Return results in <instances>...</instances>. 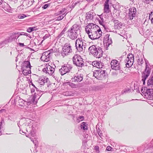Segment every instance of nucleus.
Listing matches in <instances>:
<instances>
[{"mask_svg": "<svg viewBox=\"0 0 153 153\" xmlns=\"http://www.w3.org/2000/svg\"><path fill=\"white\" fill-rule=\"evenodd\" d=\"M112 148L110 146H108L106 148V150L108 151H111Z\"/></svg>", "mask_w": 153, "mask_h": 153, "instance_id": "nucleus-43", "label": "nucleus"}, {"mask_svg": "<svg viewBox=\"0 0 153 153\" xmlns=\"http://www.w3.org/2000/svg\"><path fill=\"white\" fill-rule=\"evenodd\" d=\"M111 21L114 23V27L115 29H120L122 26V23L117 20H115L113 18L111 20Z\"/></svg>", "mask_w": 153, "mask_h": 153, "instance_id": "nucleus-13", "label": "nucleus"}, {"mask_svg": "<svg viewBox=\"0 0 153 153\" xmlns=\"http://www.w3.org/2000/svg\"><path fill=\"white\" fill-rule=\"evenodd\" d=\"M100 152L99 147L96 146V153H99Z\"/></svg>", "mask_w": 153, "mask_h": 153, "instance_id": "nucleus-45", "label": "nucleus"}, {"mask_svg": "<svg viewBox=\"0 0 153 153\" xmlns=\"http://www.w3.org/2000/svg\"><path fill=\"white\" fill-rule=\"evenodd\" d=\"M150 15L149 16V18L150 19L151 17H152V15L153 16V11L151 12V14H150Z\"/></svg>", "mask_w": 153, "mask_h": 153, "instance_id": "nucleus-48", "label": "nucleus"}, {"mask_svg": "<svg viewBox=\"0 0 153 153\" xmlns=\"http://www.w3.org/2000/svg\"><path fill=\"white\" fill-rule=\"evenodd\" d=\"M66 15H65L64 16L63 15H61L57 17L56 20L57 21H60Z\"/></svg>", "mask_w": 153, "mask_h": 153, "instance_id": "nucleus-33", "label": "nucleus"}, {"mask_svg": "<svg viewBox=\"0 0 153 153\" xmlns=\"http://www.w3.org/2000/svg\"><path fill=\"white\" fill-rule=\"evenodd\" d=\"M70 68L69 66L68 67L67 66H64L62 67V68L59 70V72L60 74L62 75H63L68 72L70 71Z\"/></svg>", "mask_w": 153, "mask_h": 153, "instance_id": "nucleus-12", "label": "nucleus"}, {"mask_svg": "<svg viewBox=\"0 0 153 153\" xmlns=\"http://www.w3.org/2000/svg\"><path fill=\"white\" fill-rule=\"evenodd\" d=\"M130 91V89L127 88L124 89L123 90V93H129Z\"/></svg>", "mask_w": 153, "mask_h": 153, "instance_id": "nucleus-36", "label": "nucleus"}, {"mask_svg": "<svg viewBox=\"0 0 153 153\" xmlns=\"http://www.w3.org/2000/svg\"><path fill=\"white\" fill-rule=\"evenodd\" d=\"M50 5L49 4H44L42 7V8L46 9Z\"/></svg>", "mask_w": 153, "mask_h": 153, "instance_id": "nucleus-38", "label": "nucleus"}, {"mask_svg": "<svg viewBox=\"0 0 153 153\" xmlns=\"http://www.w3.org/2000/svg\"><path fill=\"white\" fill-rule=\"evenodd\" d=\"M31 67L29 62L26 61L24 62L22 68V72L24 75L26 76L30 73Z\"/></svg>", "mask_w": 153, "mask_h": 153, "instance_id": "nucleus-2", "label": "nucleus"}, {"mask_svg": "<svg viewBox=\"0 0 153 153\" xmlns=\"http://www.w3.org/2000/svg\"><path fill=\"white\" fill-rule=\"evenodd\" d=\"M55 16H58V15H59V14L58 12H56V13H55Z\"/></svg>", "mask_w": 153, "mask_h": 153, "instance_id": "nucleus-50", "label": "nucleus"}, {"mask_svg": "<svg viewBox=\"0 0 153 153\" xmlns=\"http://www.w3.org/2000/svg\"><path fill=\"white\" fill-rule=\"evenodd\" d=\"M91 34H90L88 35L90 39H96V37L95 35V34H92L91 33Z\"/></svg>", "mask_w": 153, "mask_h": 153, "instance_id": "nucleus-32", "label": "nucleus"}, {"mask_svg": "<svg viewBox=\"0 0 153 153\" xmlns=\"http://www.w3.org/2000/svg\"><path fill=\"white\" fill-rule=\"evenodd\" d=\"M37 29H38L37 26L33 27H30L27 29V31L28 32L30 33L33 31L36 30Z\"/></svg>", "mask_w": 153, "mask_h": 153, "instance_id": "nucleus-24", "label": "nucleus"}, {"mask_svg": "<svg viewBox=\"0 0 153 153\" xmlns=\"http://www.w3.org/2000/svg\"><path fill=\"white\" fill-rule=\"evenodd\" d=\"M98 129L97 130V131H98V135L101 138H102L101 137L102 136V133L101 132V131L100 130V129L98 128Z\"/></svg>", "mask_w": 153, "mask_h": 153, "instance_id": "nucleus-35", "label": "nucleus"}, {"mask_svg": "<svg viewBox=\"0 0 153 153\" xmlns=\"http://www.w3.org/2000/svg\"><path fill=\"white\" fill-rule=\"evenodd\" d=\"M93 76H94V74Z\"/></svg>", "mask_w": 153, "mask_h": 153, "instance_id": "nucleus-61", "label": "nucleus"}, {"mask_svg": "<svg viewBox=\"0 0 153 153\" xmlns=\"http://www.w3.org/2000/svg\"><path fill=\"white\" fill-rule=\"evenodd\" d=\"M66 85H68L72 88H76V85L72 82H67L65 83Z\"/></svg>", "mask_w": 153, "mask_h": 153, "instance_id": "nucleus-21", "label": "nucleus"}, {"mask_svg": "<svg viewBox=\"0 0 153 153\" xmlns=\"http://www.w3.org/2000/svg\"><path fill=\"white\" fill-rule=\"evenodd\" d=\"M65 10L66 9L65 8H64L62 9L61 10H60L62 14V15L63 16V15H64L66 13V12H65Z\"/></svg>", "mask_w": 153, "mask_h": 153, "instance_id": "nucleus-40", "label": "nucleus"}, {"mask_svg": "<svg viewBox=\"0 0 153 153\" xmlns=\"http://www.w3.org/2000/svg\"><path fill=\"white\" fill-rule=\"evenodd\" d=\"M19 45L20 47H23L24 46V43H19Z\"/></svg>", "mask_w": 153, "mask_h": 153, "instance_id": "nucleus-47", "label": "nucleus"}, {"mask_svg": "<svg viewBox=\"0 0 153 153\" xmlns=\"http://www.w3.org/2000/svg\"><path fill=\"white\" fill-rule=\"evenodd\" d=\"M103 16H106V15H104Z\"/></svg>", "mask_w": 153, "mask_h": 153, "instance_id": "nucleus-60", "label": "nucleus"}, {"mask_svg": "<svg viewBox=\"0 0 153 153\" xmlns=\"http://www.w3.org/2000/svg\"><path fill=\"white\" fill-rule=\"evenodd\" d=\"M96 26H97V27H99V26H98L97 25H96Z\"/></svg>", "mask_w": 153, "mask_h": 153, "instance_id": "nucleus-56", "label": "nucleus"}, {"mask_svg": "<svg viewBox=\"0 0 153 153\" xmlns=\"http://www.w3.org/2000/svg\"><path fill=\"white\" fill-rule=\"evenodd\" d=\"M84 120V117L83 116H80L78 117L77 119V122L79 123L80 121H82Z\"/></svg>", "mask_w": 153, "mask_h": 153, "instance_id": "nucleus-30", "label": "nucleus"}, {"mask_svg": "<svg viewBox=\"0 0 153 153\" xmlns=\"http://www.w3.org/2000/svg\"><path fill=\"white\" fill-rule=\"evenodd\" d=\"M91 27V26L90 25H88L85 27V31L88 34V35L90 33V30L91 29L90 27Z\"/></svg>", "mask_w": 153, "mask_h": 153, "instance_id": "nucleus-25", "label": "nucleus"}, {"mask_svg": "<svg viewBox=\"0 0 153 153\" xmlns=\"http://www.w3.org/2000/svg\"><path fill=\"white\" fill-rule=\"evenodd\" d=\"M147 85L152 87L153 86V75L148 80Z\"/></svg>", "mask_w": 153, "mask_h": 153, "instance_id": "nucleus-19", "label": "nucleus"}, {"mask_svg": "<svg viewBox=\"0 0 153 153\" xmlns=\"http://www.w3.org/2000/svg\"><path fill=\"white\" fill-rule=\"evenodd\" d=\"M130 0V1H132V2H133V1H134L135 0Z\"/></svg>", "mask_w": 153, "mask_h": 153, "instance_id": "nucleus-54", "label": "nucleus"}, {"mask_svg": "<svg viewBox=\"0 0 153 153\" xmlns=\"http://www.w3.org/2000/svg\"><path fill=\"white\" fill-rule=\"evenodd\" d=\"M112 43V41L111 39L110 38V39L107 40L106 42L104 41V44H105V46L107 47H108L109 45H110Z\"/></svg>", "mask_w": 153, "mask_h": 153, "instance_id": "nucleus-23", "label": "nucleus"}, {"mask_svg": "<svg viewBox=\"0 0 153 153\" xmlns=\"http://www.w3.org/2000/svg\"><path fill=\"white\" fill-rule=\"evenodd\" d=\"M96 26H97V27H99V26H98L97 25H96Z\"/></svg>", "mask_w": 153, "mask_h": 153, "instance_id": "nucleus-58", "label": "nucleus"}, {"mask_svg": "<svg viewBox=\"0 0 153 153\" xmlns=\"http://www.w3.org/2000/svg\"><path fill=\"white\" fill-rule=\"evenodd\" d=\"M68 35L72 39H74L75 37H76V34L75 33L72 32H70L68 33Z\"/></svg>", "mask_w": 153, "mask_h": 153, "instance_id": "nucleus-27", "label": "nucleus"}, {"mask_svg": "<svg viewBox=\"0 0 153 153\" xmlns=\"http://www.w3.org/2000/svg\"><path fill=\"white\" fill-rule=\"evenodd\" d=\"M83 79V76L82 74H76L74 77L71 79L73 82H79Z\"/></svg>", "mask_w": 153, "mask_h": 153, "instance_id": "nucleus-11", "label": "nucleus"}, {"mask_svg": "<svg viewBox=\"0 0 153 153\" xmlns=\"http://www.w3.org/2000/svg\"><path fill=\"white\" fill-rule=\"evenodd\" d=\"M105 76L103 70L99 69L96 70V79L98 80H102Z\"/></svg>", "mask_w": 153, "mask_h": 153, "instance_id": "nucleus-6", "label": "nucleus"}, {"mask_svg": "<svg viewBox=\"0 0 153 153\" xmlns=\"http://www.w3.org/2000/svg\"><path fill=\"white\" fill-rule=\"evenodd\" d=\"M47 79L48 80V79H48V78H47Z\"/></svg>", "mask_w": 153, "mask_h": 153, "instance_id": "nucleus-62", "label": "nucleus"}, {"mask_svg": "<svg viewBox=\"0 0 153 153\" xmlns=\"http://www.w3.org/2000/svg\"><path fill=\"white\" fill-rule=\"evenodd\" d=\"M44 72L48 73L50 75H52L54 71V68L52 67L49 64H46L45 68L42 70Z\"/></svg>", "mask_w": 153, "mask_h": 153, "instance_id": "nucleus-8", "label": "nucleus"}, {"mask_svg": "<svg viewBox=\"0 0 153 153\" xmlns=\"http://www.w3.org/2000/svg\"><path fill=\"white\" fill-rule=\"evenodd\" d=\"M100 34L99 33L96 34V39L99 38L101 36L102 34H101L100 35Z\"/></svg>", "mask_w": 153, "mask_h": 153, "instance_id": "nucleus-42", "label": "nucleus"}, {"mask_svg": "<svg viewBox=\"0 0 153 153\" xmlns=\"http://www.w3.org/2000/svg\"><path fill=\"white\" fill-rule=\"evenodd\" d=\"M109 36L110 35L109 34H107L106 35L104 38V41L106 42L107 40H108L110 39V38H109Z\"/></svg>", "mask_w": 153, "mask_h": 153, "instance_id": "nucleus-34", "label": "nucleus"}, {"mask_svg": "<svg viewBox=\"0 0 153 153\" xmlns=\"http://www.w3.org/2000/svg\"><path fill=\"white\" fill-rule=\"evenodd\" d=\"M143 89L141 90V92L145 94V96H147L148 99L149 100H153V89L149 88L146 90V92L143 93L142 91Z\"/></svg>", "mask_w": 153, "mask_h": 153, "instance_id": "nucleus-7", "label": "nucleus"}, {"mask_svg": "<svg viewBox=\"0 0 153 153\" xmlns=\"http://www.w3.org/2000/svg\"><path fill=\"white\" fill-rule=\"evenodd\" d=\"M126 59L134 61V56L131 53H129L128 55L127 58Z\"/></svg>", "mask_w": 153, "mask_h": 153, "instance_id": "nucleus-26", "label": "nucleus"}, {"mask_svg": "<svg viewBox=\"0 0 153 153\" xmlns=\"http://www.w3.org/2000/svg\"><path fill=\"white\" fill-rule=\"evenodd\" d=\"M125 62L126 63V66L127 68H129L131 66L133 63L134 61L126 59L125 60Z\"/></svg>", "mask_w": 153, "mask_h": 153, "instance_id": "nucleus-18", "label": "nucleus"}, {"mask_svg": "<svg viewBox=\"0 0 153 153\" xmlns=\"http://www.w3.org/2000/svg\"><path fill=\"white\" fill-rule=\"evenodd\" d=\"M136 58H137V62L138 64L139 65H142L143 62L142 58L141 57H139L138 56Z\"/></svg>", "mask_w": 153, "mask_h": 153, "instance_id": "nucleus-22", "label": "nucleus"}, {"mask_svg": "<svg viewBox=\"0 0 153 153\" xmlns=\"http://www.w3.org/2000/svg\"><path fill=\"white\" fill-rule=\"evenodd\" d=\"M31 83H32V85H33V87H35L36 88L35 86L34 85V84L33 83H32V82H31Z\"/></svg>", "mask_w": 153, "mask_h": 153, "instance_id": "nucleus-53", "label": "nucleus"}, {"mask_svg": "<svg viewBox=\"0 0 153 153\" xmlns=\"http://www.w3.org/2000/svg\"><path fill=\"white\" fill-rule=\"evenodd\" d=\"M96 26H97V27H99V26H98L97 25H96Z\"/></svg>", "mask_w": 153, "mask_h": 153, "instance_id": "nucleus-57", "label": "nucleus"}, {"mask_svg": "<svg viewBox=\"0 0 153 153\" xmlns=\"http://www.w3.org/2000/svg\"><path fill=\"white\" fill-rule=\"evenodd\" d=\"M136 12L137 10L135 7H133L129 9L128 16L129 19H133V18L135 16Z\"/></svg>", "mask_w": 153, "mask_h": 153, "instance_id": "nucleus-9", "label": "nucleus"}, {"mask_svg": "<svg viewBox=\"0 0 153 153\" xmlns=\"http://www.w3.org/2000/svg\"><path fill=\"white\" fill-rule=\"evenodd\" d=\"M59 14V15H61V14H62V13L61 11H60L59 12H58Z\"/></svg>", "mask_w": 153, "mask_h": 153, "instance_id": "nucleus-51", "label": "nucleus"}, {"mask_svg": "<svg viewBox=\"0 0 153 153\" xmlns=\"http://www.w3.org/2000/svg\"><path fill=\"white\" fill-rule=\"evenodd\" d=\"M96 20H98L100 24L101 25H102V24L103 23V20H100L99 18H96Z\"/></svg>", "mask_w": 153, "mask_h": 153, "instance_id": "nucleus-41", "label": "nucleus"}, {"mask_svg": "<svg viewBox=\"0 0 153 153\" xmlns=\"http://www.w3.org/2000/svg\"><path fill=\"white\" fill-rule=\"evenodd\" d=\"M150 0H143V2L146 4H149L150 2Z\"/></svg>", "mask_w": 153, "mask_h": 153, "instance_id": "nucleus-44", "label": "nucleus"}, {"mask_svg": "<svg viewBox=\"0 0 153 153\" xmlns=\"http://www.w3.org/2000/svg\"><path fill=\"white\" fill-rule=\"evenodd\" d=\"M111 68L113 70H120V67L119 62L116 60H113L111 63Z\"/></svg>", "mask_w": 153, "mask_h": 153, "instance_id": "nucleus-5", "label": "nucleus"}, {"mask_svg": "<svg viewBox=\"0 0 153 153\" xmlns=\"http://www.w3.org/2000/svg\"><path fill=\"white\" fill-rule=\"evenodd\" d=\"M98 125H98V124L97 125H96V128H97V126ZM96 129H97V128H96Z\"/></svg>", "mask_w": 153, "mask_h": 153, "instance_id": "nucleus-55", "label": "nucleus"}, {"mask_svg": "<svg viewBox=\"0 0 153 153\" xmlns=\"http://www.w3.org/2000/svg\"><path fill=\"white\" fill-rule=\"evenodd\" d=\"M63 51L65 55L68 54L72 51V49L71 47L70 46H64L63 48Z\"/></svg>", "mask_w": 153, "mask_h": 153, "instance_id": "nucleus-15", "label": "nucleus"}, {"mask_svg": "<svg viewBox=\"0 0 153 153\" xmlns=\"http://www.w3.org/2000/svg\"><path fill=\"white\" fill-rule=\"evenodd\" d=\"M83 42L82 39H78L76 41V46L77 49L80 51H82Z\"/></svg>", "mask_w": 153, "mask_h": 153, "instance_id": "nucleus-10", "label": "nucleus"}, {"mask_svg": "<svg viewBox=\"0 0 153 153\" xmlns=\"http://www.w3.org/2000/svg\"><path fill=\"white\" fill-rule=\"evenodd\" d=\"M2 125V122H1L0 123V127L1 126V125Z\"/></svg>", "mask_w": 153, "mask_h": 153, "instance_id": "nucleus-52", "label": "nucleus"}, {"mask_svg": "<svg viewBox=\"0 0 153 153\" xmlns=\"http://www.w3.org/2000/svg\"><path fill=\"white\" fill-rule=\"evenodd\" d=\"M46 56L45 55L42 54L41 57L42 60L45 62H48V59L47 58H46Z\"/></svg>", "mask_w": 153, "mask_h": 153, "instance_id": "nucleus-29", "label": "nucleus"}, {"mask_svg": "<svg viewBox=\"0 0 153 153\" xmlns=\"http://www.w3.org/2000/svg\"><path fill=\"white\" fill-rule=\"evenodd\" d=\"M102 65L100 62L96 61V68H100L102 67Z\"/></svg>", "mask_w": 153, "mask_h": 153, "instance_id": "nucleus-28", "label": "nucleus"}, {"mask_svg": "<svg viewBox=\"0 0 153 153\" xmlns=\"http://www.w3.org/2000/svg\"><path fill=\"white\" fill-rule=\"evenodd\" d=\"M92 65L95 67V61H93L92 62Z\"/></svg>", "mask_w": 153, "mask_h": 153, "instance_id": "nucleus-49", "label": "nucleus"}, {"mask_svg": "<svg viewBox=\"0 0 153 153\" xmlns=\"http://www.w3.org/2000/svg\"><path fill=\"white\" fill-rule=\"evenodd\" d=\"M88 50L92 54L94 55L96 54V46L95 45L91 46L89 48Z\"/></svg>", "mask_w": 153, "mask_h": 153, "instance_id": "nucleus-17", "label": "nucleus"}, {"mask_svg": "<svg viewBox=\"0 0 153 153\" xmlns=\"http://www.w3.org/2000/svg\"><path fill=\"white\" fill-rule=\"evenodd\" d=\"M29 102H27L26 101H24L22 99H20L19 100L18 103V105L21 107H24L25 106H26V104L27 105V103Z\"/></svg>", "mask_w": 153, "mask_h": 153, "instance_id": "nucleus-16", "label": "nucleus"}, {"mask_svg": "<svg viewBox=\"0 0 153 153\" xmlns=\"http://www.w3.org/2000/svg\"><path fill=\"white\" fill-rule=\"evenodd\" d=\"M73 61L74 64L77 66L82 67L84 64V61L80 56L75 55L73 58Z\"/></svg>", "mask_w": 153, "mask_h": 153, "instance_id": "nucleus-3", "label": "nucleus"}, {"mask_svg": "<svg viewBox=\"0 0 153 153\" xmlns=\"http://www.w3.org/2000/svg\"><path fill=\"white\" fill-rule=\"evenodd\" d=\"M26 17V16L24 14H20L18 16V18L19 19H22Z\"/></svg>", "mask_w": 153, "mask_h": 153, "instance_id": "nucleus-31", "label": "nucleus"}, {"mask_svg": "<svg viewBox=\"0 0 153 153\" xmlns=\"http://www.w3.org/2000/svg\"><path fill=\"white\" fill-rule=\"evenodd\" d=\"M96 26H97V27H99V26H98L97 25H96Z\"/></svg>", "mask_w": 153, "mask_h": 153, "instance_id": "nucleus-59", "label": "nucleus"}, {"mask_svg": "<svg viewBox=\"0 0 153 153\" xmlns=\"http://www.w3.org/2000/svg\"><path fill=\"white\" fill-rule=\"evenodd\" d=\"M98 33H99L100 34V35L102 33V31L100 28H99L98 30H97V31H96V34H98Z\"/></svg>", "mask_w": 153, "mask_h": 153, "instance_id": "nucleus-39", "label": "nucleus"}, {"mask_svg": "<svg viewBox=\"0 0 153 153\" xmlns=\"http://www.w3.org/2000/svg\"><path fill=\"white\" fill-rule=\"evenodd\" d=\"M81 127L84 130H87L88 129V124L86 123L83 122L81 124Z\"/></svg>", "mask_w": 153, "mask_h": 153, "instance_id": "nucleus-20", "label": "nucleus"}, {"mask_svg": "<svg viewBox=\"0 0 153 153\" xmlns=\"http://www.w3.org/2000/svg\"><path fill=\"white\" fill-rule=\"evenodd\" d=\"M109 0H106L104 4V13H109L110 12L109 5L108 4Z\"/></svg>", "mask_w": 153, "mask_h": 153, "instance_id": "nucleus-14", "label": "nucleus"}, {"mask_svg": "<svg viewBox=\"0 0 153 153\" xmlns=\"http://www.w3.org/2000/svg\"><path fill=\"white\" fill-rule=\"evenodd\" d=\"M146 66L144 70L142 73V81L143 82V85H145V80L149 76L151 72V68H150V65L149 64V62L145 61Z\"/></svg>", "mask_w": 153, "mask_h": 153, "instance_id": "nucleus-1", "label": "nucleus"}, {"mask_svg": "<svg viewBox=\"0 0 153 153\" xmlns=\"http://www.w3.org/2000/svg\"><path fill=\"white\" fill-rule=\"evenodd\" d=\"M25 39V36H22L20 37L19 39V41H20V42H23Z\"/></svg>", "mask_w": 153, "mask_h": 153, "instance_id": "nucleus-37", "label": "nucleus"}, {"mask_svg": "<svg viewBox=\"0 0 153 153\" xmlns=\"http://www.w3.org/2000/svg\"><path fill=\"white\" fill-rule=\"evenodd\" d=\"M100 18L101 19V20H103V14H102L100 15L99 16Z\"/></svg>", "mask_w": 153, "mask_h": 153, "instance_id": "nucleus-46", "label": "nucleus"}, {"mask_svg": "<svg viewBox=\"0 0 153 153\" xmlns=\"http://www.w3.org/2000/svg\"><path fill=\"white\" fill-rule=\"evenodd\" d=\"M97 42L96 44V47H97V48H96V52L97 53L96 55V58H99L102 56L103 53L101 48V47L102 46V41L100 39H98Z\"/></svg>", "mask_w": 153, "mask_h": 153, "instance_id": "nucleus-4", "label": "nucleus"}]
</instances>
